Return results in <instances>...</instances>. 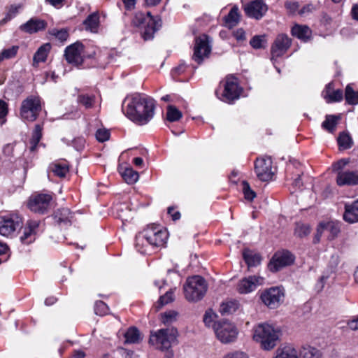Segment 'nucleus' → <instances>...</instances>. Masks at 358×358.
<instances>
[{"label": "nucleus", "instance_id": "bb28decb", "mask_svg": "<svg viewBox=\"0 0 358 358\" xmlns=\"http://www.w3.org/2000/svg\"><path fill=\"white\" fill-rule=\"evenodd\" d=\"M311 33L308 26L299 24L292 26V36H296L303 42H307L310 38Z\"/></svg>", "mask_w": 358, "mask_h": 358}, {"label": "nucleus", "instance_id": "f3484780", "mask_svg": "<svg viewBox=\"0 0 358 358\" xmlns=\"http://www.w3.org/2000/svg\"><path fill=\"white\" fill-rule=\"evenodd\" d=\"M84 46L81 43L76 42L65 49V57L68 63L78 66L83 62Z\"/></svg>", "mask_w": 358, "mask_h": 358}, {"label": "nucleus", "instance_id": "338daca9", "mask_svg": "<svg viewBox=\"0 0 358 358\" xmlns=\"http://www.w3.org/2000/svg\"><path fill=\"white\" fill-rule=\"evenodd\" d=\"M348 326L352 331L358 330V317H357L355 319L349 321Z\"/></svg>", "mask_w": 358, "mask_h": 358}, {"label": "nucleus", "instance_id": "a211bd4d", "mask_svg": "<svg viewBox=\"0 0 358 358\" xmlns=\"http://www.w3.org/2000/svg\"><path fill=\"white\" fill-rule=\"evenodd\" d=\"M42 230L40 220H29L26 223L20 239L22 243L29 244L35 241L36 236Z\"/></svg>", "mask_w": 358, "mask_h": 358}, {"label": "nucleus", "instance_id": "3c124183", "mask_svg": "<svg viewBox=\"0 0 358 358\" xmlns=\"http://www.w3.org/2000/svg\"><path fill=\"white\" fill-rule=\"evenodd\" d=\"M174 300L173 291V289H169L167 291L164 295L160 296L159 299V303L161 306L168 304L170 302H172Z\"/></svg>", "mask_w": 358, "mask_h": 358}, {"label": "nucleus", "instance_id": "6e6552de", "mask_svg": "<svg viewBox=\"0 0 358 358\" xmlns=\"http://www.w3.org/2000/svg\"><path fill=\"white\" fill-rule=\"evenodd\" d=\"M348 163L347 160L343 159L334 165V170L338 171L336 183L338 186L358 185V171H341Z\"/></svg>", "mask_w": 358, "mask_h": 358}, {"label": "nucleus", "instance_id": "1a4fd4ad", "mask_svg": "<svg viewBox=\"0 0 358 358\" xmlns=\"http://www.w3.org/2000/svg\"><path fill=\"white\" fill-rule=\"evenodd\" d=\"M275 169L273 167V161L271 157L263 156L257 158L255 162V172L257 177L263 182L272 179Z\"/></svg>", "mask_w": 358, "mask_h": 358}, {"label": "nucleus", "instance_id": "5701e85b", "mask_svg": "<svg viewBox=\"0 0 358 358\" xmlns=\"http://www.w3.org/2000/svg\"><path fill=\"white\" fill-rule=\"evenodd\" d=\"M343 220L350 224L358 222V199L351 203H345Z\"/></svg>", "mask_w": 358, "mask_h": 358}, {"label": "nucleus", "instance_id": "aec40b11", "mask_svg": "<svg viewBox=\"0 0 358 358\" xmlns=\"http://www.w3.org/2000/svg\"><path fill=\"white\" fill-rule=\"evenodd\" d=\"M290 41L285 34H278L271 46V60L282 56L289 47Z\"/></svg>", "mask_w": 358, "mask_h": 358}, {"label": "nucleus", "instance_id": "9d476101", "mask_svg": "<svg viewBox=\"0 0 358 358\" xmlns=\"http://www.w3.org/2000/svg\"><path fill=\"white\" fill-rule=\"evenodd\" d=\"M147 243L152 248L163 246L168 238V232L163 227L152 224L143 230Z\"/></svg>", "mask_w": 358, "mask_h": 358}, {"label": "nucleus", "instance_id": "c9c22d12", "mask_svg": "<svg viewBox=\"0 0 358 358\" xmlns=\"http://www.w3.org/2000/svg\"><path fill=\"white\" fill-rule=\"evenodd\" d=\"M42 137V127L40 124H36L32 137L30 140V150L31 152H34L36 149L38 143H39L41 138Z\"/></svg>", "mask_w": 358, "mask_h": 358}, {"label": "nucleus", "instance_id": "c756f323", "mask_svg": "<svg viewBox=\"0 0 358 358\" xmlns=\"http://www.w3.org/2000/svg\"><path fill=\"white\" fill-rule=\"evenodd\" d=\"M240 20V15L238 13V8L236 6H234L229 14L224 17L226 26L232 28L235 27Z\"/></svg>", "mask_w": 358, "mask_h": 358}, {"label": "nucleus", "instance_id": "de8ad7c7", "mask_svg": "<svg viewBox=\"0 0 358 358\" xmlns=\"http://www.w3.org/2000/svg\"><path fill=\"white\" fill-rule=\"evenodd\" d=\"M52 171L56 176L63 178L69 172V167L65 164H55L52 167Z\"/></svg>", "mask_w": 358, "mask_h": 358}, {"label": "nucleus", "instance_id": "20e7f679", "mask_svg": "<svg viewBox=\"0 0 358 358\" xmlns=\"http://www.w3.org/2000/svg\"><path fill=\"white\" fill-rule=\"evenodd\" d=\"M135 26L141 28V33L144 40H150L155 33L162 25L160 19L154 18L150 12L146 14L137 13L133 20Z\"/></svg>", "mask_w": 358, "mask_h": 358}, {"label": "nucleus", "instance_id": "052dcab7", "mask_svg": "<svg viewBox=\"0 0 358 358\" xmlns=\"http://www.w3.org/2000/svg\"><path fill=\"white\" fill-rule=\"evenodd\" d=\"M215 315L211 311H206L203 317V322L208 327L210 326L213 327V324L216 322H214Z\"/></svg>", "mask_w": 358, "mask_h": 358}, {"label": "nucleus", "instance_id": "9b49d317", "mask_svg": "<svg viewBox=\"0 0 358 358\" xmlns=\"http://www.w3.org/2000/svg\"><path fill=\"white\" fill-rule=\"evenodd\" d=\"M209 43V38L205 34L196 38L192 59L197 64H201L206 58L208 57L211 51Z\"/></svg>", "mask_w": 358, "mask_h": 358}, {"label": "nucleus", "instance_id": "4c0bfd02", "mask_svg": "<svg viewBox=\"0 0 358 358\" xmlns=\"http://www.w3.org/2000/svg\"><path fill=\"white\" fill-rule=\"evenodd\" d=\"M338 117L335 115H327L325 120L322 122V127L330 133H334L337 125Z\"/></svg>", "mask_w": 358, "mask_h": 358}, {"label": "nucleus", "instance_id": "ea45409f", "mask_svg": "<svg viewBox=\"0 0 358 358\" xmlns=\"http://www.w3.org/2000/svg\"><path fill=\"white\" fill-rule=\"evenodd\" d=\"M94 101L95 96L94 95H89L87 94H79L77 98V101L87 109L93 107Z\"/></svg>", "mask_w": 358, "mask_h": 358}, {"label": "nucleus", "instance_id": "8fccbe9b", "mask_svg": "<svg viewBox=\"0 0 358 358\" xmlns=\"http://www.w3.org/2000/svg\"><path fill=\"white\" fill-rule=\"evenodd\" d=\"M242 186H243V192L245 199L252 201L256 196V193L253 190L251 189L250 185L248 182L243 181Z\"/></svg>", "mask_w": 358, "mask_h": 358}, {"label": "nucleus", "instance_id": "0e129e2a", "mask_svg": "<svg viewBox=\"0 0 358 358\" xmlns=\"http://www.w3.org/2000/svg\"><path fill=\"white\" fill-rule=\"evenodd\" d=\"M233 35L238 41H244L246 38L245 32L242 28L234 31Z\"/></svg>", "mask_w": 358, "mask_h": 358}, {"label": "nucleus", "instance_id": "bf43d9fd", "mask_svg": "<svg viewBox=\"0 0 358 358\" xmlns=\"http://www.w3.org/2000/svg\"><path fill=\"white\" fill-rule=\"evenodd\" d=\"M325 231H329L331 234H332L333 237H335L338 235V234L340 231L339 227L337 224L333 223V222H324Z\"/></svg>", "mask_w": 358, "mask_h": 358}, {"label": "nucleus", "instance_id": "cd10ccee", "mask_svg": "<svg viewBox=\"0 0 358 358\" xmlns=\"http://www.w3.org/2000/svg\"><path fill=\"white\" fill-rule=\"evenodd\" d=\"M135 248L141 254L145 255L150 253L152 247L148 244L147 238L143 231L136 235Z\"/></svg>", "mask_w": 358, "mask_h": 358}, {"label": "nucleus", "instance_id": "473e14b6", "mask_svg": "<svg viewBox=\"0 0 358 358\" xmlns=\"http://www.w3.org/2000/svg\"><path fill=\"white\" fill-rule=\"evenodd\" d=\"M337 142L340 150L350 149L353 144L351 136L348 133L345 131L339 134L337 138Z\"/></svg>", "mask_w": 358, "mask_h": 358}, {"label": "nucleus", "instance_id": "f704fd0d", "mask_svg": "<svg viewBox=\"0 0 358 358\" xmlns=\"http://www.w3.org/2000/svg\"><path fill=\"white\" fill-rule=\"evenodd\" d=\"M121 175L125 182L130 185L136 183L139 178L138 173L130 167L126 168L121 172Z\"/></svg>", "mask_w": 358, "mask_h": 358}, {"label": "nucleus", "instance_id": "423d86ee", "mask_svg": "<svg viewBox=\"0 0 358 358\" xmlns=\"http://www.w3.org/2000/svg\"><path fill=\"white\" fill-rule=\"evenodd\" d=\"M41 110L40 97L31 95L22 102L20 114L22 120L33 122L36 120Z\"/></svg>", "mask_w": 358, "mask_h": 358}, {"label": "nucleus", "instance_id": "49530a36", "mask_svg": "<svg viewBox=\"0 0 358 358\" xmlns=\"http://www.w3.org/2000/svg\"><path fill=\"white\" fill-rule=\"evenodd\" d=\"M50 34L55 36L61 42H64L67 40L69 37V33L66 29H52L49 31Z\"/></svg>", "mask_w": 358, "mask_h": 358}, {"label": "nucleus", "instance_id": "37998d69", "mask_svg": "<svg viewBox=\"0 0 358 358\" xmlns=\"http://www.w3.org/2000/svg\"><path fill=\"white\" fill-rule=\"evenodd\" d=\"M177 316L176 311L170 310L161 314V321L164 324L169 325L176 320Z\"/></svg>", "mask_w": 358, "mask_h": 358}, {"label": "nucleus", "instance_id": "a19ab883", "mask_svg": "<svg viewBox=\"0 0 358 358\" xmlns=\"http://www.w3.org/2000/svg\"><path fill=\"white\" fill-rule=\"evenodd\" d=\"M182 113L174 106L167 107L166 118L169 122H176L182 117Z\"/></svg>", "mask_w": 358, "mask_h": 358}, {"label": "nucleus", "instance_id": "4be33fe9", "mask_svg": "<svg viewBox=\"0 0 358 358\" xmlns=\"http://www.w3.org/2000/svg\"><path fill=\"white\" fill-rule=\"evenodd\" d=\"M322 95L327 103L339 102L343 98V91L341 90H335L333 83H329L325 86Z\"/></svg>", "mask_w": 358, "mask_h": 358}, {"label": "nucleus", "instance_id": "603ef678", "mask_svg": "<svg viewBox=\"0 0 358 358\" xmlns=\"http://www.w3.org/2000/svg\"><path fill=\"white\" fill-rule=\"evenodd\" d=\"M299 5L298 3H292V13L298 12L299 15H302L305 13L311 12L313 8V6L312 4H307L300 10L299 9Z\"/></svg>", "mask_w": 358, "mask_h": 358}, {"label": "nucleus", "instance_id": "412c9836", "mask_svg": "<svg viewBox=\"0 0 358 358\" xmlns=\"http://www.w3.org/2000/svg\"><path fill=\"white\" fill-rule=\"evenodd\" d=\"M291 262V253L289 251L276 252L271 259L268 268L272 272H277Z\"/></svg>", "mask_w": 358, "mask_h": 358}, {"label": "nucleus", "instance_id": "69168bd1", "mask_svg": "<svg viewBox=\"0 0 358 358\" xmlns=\"http://www.w3.org/2000/svg\"><path fill=\"white\" fill-rule=\"evenodd\" d=\"M168 214L172 217V220L176 221L180 218V213L179 211H176L174 208L169 207L168 208Z\"/></svg>", "mask_w": 358, "mask_h": 358}, {"label": "nucleus", "instance_id": "a878e982", "mask_svg": "<svg viewBox=\"0 0 358 358\" xmlns=\"http://www.w3.org/2000/svg\"><path fill=\"white\" fill-rule=\"evenodd\" d=\"M50 49L51 45L49 43L42 45L34 55L33 66H37L38 63L45 62Z\"/></svg>", "mask_w": 358, "mask_h": 358}, {"label": "nucleus", "instance_id": "e433bc0d", "mask_svg": "<svg viewBox=\"0 0 358 358\" xmlns=\"http://www.w3.org/2000/svg\"><path fill=\"white\" fill-rule=\"evenodd\" d=\"M345 98L346 102L350 105L358 104V92L353 90L350 85L345 88Z\"/></svg>", "mask_w": 358, "mask_h": 358}, {"label": "nucleus", "instance_id": "c85d7f7f", "mask_svg": "<svg viewBox=\"0 0 358 358\" xmlns=\"http://www.w3.org/2000/svg\"><path fill=\"white\" fill-rule=\"evenodd\" d=\"M124 336L125 343H138L142 339L138 329L134 327L129 328Z\"/></svg>", "mask_w": 358, "mask_h": 358}, {"label": "nucleus", "instance_id": "7ed1b4c3", "mask_svg": "<svg viewBox=\"0 0 358 358\" xmlns=\"http://www.w3.org/2000/svg\"><path fill=\"white\" fill-rule=\"evenodd\" d=\"M178 336L176 328H163L150 333L149 343L161 351L168 350L177 341Z\"/></svg>", "mask_w": 358, "mask_h": 358}, {"label": "nucleus", "instance_id": "5fc2aeb1", "mask_svg": "<svg viewBox=\"0 0 358 358\" xmlns=\"http://www.w3.org/2000/svg\"><path fill=\"white\" fill-rule=\"evenodd\" d=\"M275 358H291V347L285 346L278 348Z\"/></svg>", "mask_w": 358, "mask_h": 358}, {"label": "nucleus", "instance_id": "b1692460", "mask_svg": "<svg viewBox=\"0 0 358 358\" xmlns=\"http://www.w3.org/2000/svg\"><path fill=\"white\" fill-rule=\"evenodd\" d=\"M47 23L43 20L31 18L26 23L22 24L20 29L29 34H33L45 29Z\"/></svg>", "mask_w": 358, "mask_h": 358}, {"label": "nucleus", "instance_id": "4d7b16f0", "mask_svg": "<svg viewBox=\"0 0 358 358\" xmlns=\"http://www.w3.org/2000/svg\"><path fill=\"white\" fill-rule=\"evenodd\" d=\"M8 104L3 100H0V124H3L6 122V116L8 114Z\"/></svg>", "mask_w": 358, "mask_h": 358}, {"label": "nucleus", "instance_id": "2f4dec72", "mask_svg": "<svg viewBox=\"0 0 358 358\" xmlns=\"http://www.w3.org/2000/svg\"><path fill=\"white\" fill-rule=\"evenodd\" d=\"M55 221L59 223H70L72 218L69 209L64 208L57 210L54 214Z\"/></svg>", "mask_w": 358, "mask_h": 358}, {"label": "nucleus", "instance_id": "e2e57ef3", "mask_svg": "<svg viewBox=\"0 0 358 358\" xmlns=\"http://www.w3.org/2000/svg\"><path fill=\"white\" fill-rule=\"evenodd\" d=\"M324 231H325L324 224V222H322L319 224V226L317 228V232L313 238L314 243H317L320 242L322 234H323V232Z\"/></svg>", "mask_w": 358, "mask_h": 358}, {"label": "nucleus", "instance_id": "58836bf2", "mask_svg": "<svg viewBox=\"0 0 358 358\" xmlns=\"http://www.w3.org/2000/svg\"><path fill=\"white\" fill-rule=\"evenodd\" d=\"M238 308V303L236 301L223 302L220 308L222 315H229L234 313Z\"/></svg>", "mask_w": 358, "mask_h": 358}, {"label": "nucleus", "instance_id": "72a5a7b5", "mask_svg": "<svg viewBox=\"0 0 358 358\" xmlns=\"http://www.w3.org/2000/svg\"><path fill=\"white\" fill-rule=\"evenodd\" d=\"M243 259L249 267L256 266L260 264L261 257L259 255L253 253L250 250H245L243 253Z\"/></svg>", "mask_w": 358, "mask_h": 358}, {"label": "nucleus", "instance_id": "2eb2a0df", "mask_svg": "<svg viewBox=\"0 0 358 358\" xmlns=\"http://www.w3.org/2000/svg\"><path fill=\"white\" fill-rule=\"evenodd\" d=\"M265 279L259 275H250L243 278L238 282L236 290L243 294H249L255 291L259 286L264 284Z\"/></svg>", "mask_w": 358, "mask_h": 358}, {"label": "nucleus", "instance_id": "f03ea898", "mask_svg": "<svg viewBox=\"0 0 358 358\" xmlns=\"http://www.w3.org/2000/svg\"><path fill=\"white\" fill-rule=\"evenodd\" d=\"M280 336V331L267 323L258 324L254 328L253 338L260 343L264 350L273 349Z\"/></svg>", "mask_w": 358, "mask_h": 358}, {"label": "nucleus", "instance_id": "39448f33", "mask_svg": "<svg viewBox=\"0 0 358 358\" xmlns=\"http://www.w3.org/2000/svg\"><path fill=\"white\" fill-rule=\"evenodd\" d=\"M183 290L188 301L196 302L201 300L206 293L207 284L203 278L194 275L187 279Z\"/></svg>", "mask_w": 358, "mask_h": 358}, {"label": "nucleus", "instance_id": "79ce46f5", "mask_svg": "<svg viewBox=\"0 0 358 358\" xmlns=\"http://www.w3.org/2000/svg\"><path fill=\"white\" fill-rule=\"evenodd\" d=\"M250 45L255 49L264 48L267 45L266 35H256L250 41Z\"/></svg>", "mask_w": 358, "mask_h": 358}, {"label": "nucleus", "instance_id": "680f3d73", "mask_svg": "<svg viewBox=\"0 0 358 358\" xmlns=\"http://www.w3.org/2000/svg\"><path fill=\"white\" fill-rule=\"evenodd\" d=\"M188 66L185 64V62H182L177 67L172 70L171 73L173 76L180 75L185 72Z\"/></svg>", "mask_w": 358, "mask_h": 358}, {"label": "nucleus", "instance_id": "a18cd8bd", "mask_svg": "<svg viewBox=\"0 0 358 358\" xmlns=\"http://www.w3.org/2000/svg\"><path fill=\"white\" fill-rule=\"evenodd\" d=\"M310 232V227L308 224L304 223H296L294 234L300 238L308 236Z\"/></svg>", "mask_w": 358, "mask_h": 358}, {"label": "nucleus", "instance_id": "6e6d98bb", "mask_svg": "<svg viewBox=\"0 0 358 358\" xmlns=\"http://www.w3.org/2000/svg\"><path fill=\"white\" fill-rule=\"evenodd\" d=\"M9 248L6 243L0 242V264L6 262L8 258Z\"/></svg>", "mask_w": 358, "mask_h": 358}, {"label": "nucleus", "instance_id": "ddd939ff", "mask_svg": "<svg viewBox=\"0 0 358 358\" xmlns=\"http://www.w3.org/2000/svg\"><path fill=\"white\" fill-rule=\"evenodd\" d=\"M284 292L282 287H273L264 291L260 298L269 308H275L283 301Z\"/></svg>", "mask_w": 358, "mask_h": 358}, {"label": "nucleus", "instance_id": "6ab92c4d", "mask_svg": "<svg viewBox=\"0 0 358 358\" xmlns=\"http://www.w3.org/2000/svg\"><path fill=\"white\" fill-rule=\"evenodd\" d=\"M244 10L249 17L259 20L267 12L268 6L263 0H254L245 6Z\"/></svg>", "mask_w": 358, "mask_h": 358}, {"label": "nucleus", "instance_id": "393cba45", "mask_svg": "<svg viewBox=\"0 0 358 358\" xmlns=\"http://www.w3.org/2000/svg\"><path fill=\"white\" fill-rule=\"evenodd\" d=\"M83 24L86 31L92 33H97L100 25L99 13L94 12L89 15L83 21Z\"/></svg>", "mask_w": 358, "mask_h": 358}, {"label": "nucleus", "instance_id": "4468645a", "mask_svg": "<svg viewBox=\"0 0 358 358\" xmlns=\"http://www.w3.org/2000/svg\"><path fill=\"white\" fill-rule=\"evenodd\" d=\"M241 92V89L238 86L237 79L228 76L225 80L221 99L224 102L231 103L239 98Z\"/></svg>", "mask_w": 358, "mask_h": 358}, {"label": "nucleus", "instance_id": "0eeeda50", "mask_svg": "<svg viewBox=\"0 0 358 358\" xmlns=\"http://www.w3.org/2000/svg\"><path fill=\"white\" fill-rule=\"evenodd\" d=\"M213 330L217 339L222 343H229L235 341L237 338L238 331L236 327L227 320L216 322Z\"/></svg>", "mask_w": 358, "mask_h": 358}, {"label": "nucleus", "instance_id": "f257e3e1", "mask_svg": "<svg viewBox=\"0 0 358 358\" xmlns=\"http://www.w3.org/2000/svg\"><path fill=\"white\" fill-rule=\"evenodd\" d=\"M155 108L153 99L144 94H134L127 103L126 115L134 122L143 125L152 119Z\"/></svg>", "mask_w": 358, "mask_h": 358}, {"label": "nucleus", "instance_id": "13d9d810", "mask_svg": "<svg viewBox=\"0 0 358 358\" xmlns=\"http://www.w3.org/2000/svg\"><path fill=\"white\" fill-rule=\"evenodd\" d=\"M222 358H249V356L243 351L236 350L226 353Z\"/></svg>", "mask_w": 358, "mask_h": 358}, {"label": "nucleus", "instance_id": "7c9ffc66", "mask_svg": "<svg viewBox=\"0 0 358 358\" xmlns=\"http://www.w3.org/2000/svg\"><path fill=\"white\" fill-rule=\"evenodd\" d=\"M299 354L303 358H322V357L320 350L309 345L302 347Z\"/></svg>", "mask_w": 358, "mask_h": 358}, {"label": "nucleus", "instance_id": "dca6fc26", "mask_svg": "<svg viewBox=\"0 0 358 358\" xmlns=\"http://www.w3.org/2000/svg\"><path fill=\"white\" fill-rule=\"evenodd\" d=\"M22 223V219L16 214L0 217V234L8 236L13 234Z\"/></svg>", "mask_w": 358, "mask_h": 358}, {"label": "nucleus", "instance_id": "09e8293b", "mask_svg": "<svg viewBox=\"0 0 358 358\" xmlns=\"http://www.w3.org/2000/svg\"><path fill=\"white\" fill-rule=\"evenodd\" d=\"M108 307L104 302L98 301L95 303L94 313L97 315L103 316L108 313Z\"/></svg>", "mask_w": 358, "mask_h": 358}, {"label": "nucleus", "instance_id": "774afa93", "mask_svg": "<svg viewBox=\"0 0 358 358\" xmlns=\"http://www.w3.org/2000/svg\"><path fill=\"white\" fill-rule=\"evenodd\" d=\"M124 4V6L127 9L130 10L132 9L135 4L136 0H122Z\"/></svg>", "mask_w": 358, "mask_h": 358}, {"label": "nucleus", "instance_id": "864d4df0", "mask_svg": "<svg viewBox=\"0 0 358 358\" xmlns=\"http://www.w3.org/2000/svg\"><path fill=\"white\" fill-rule=\"evenodd\" d=\"M110 131L106 129H99L96 132V138L99 142H104L109 139Z\"/></svg>", "mask_w": 358, "mask_h": 358}, {"label": "nucleus", "instance_id": "c03bdc74", "mask_svg": "<svg viewBox=\"0 0 358 358\" xmlns=\"http://www.w3.org/2000/svg\"><path fill=\"white\" fill-rule=\"evenodd\" d=\"M18 50L19 47L17 45H13L11 48L3 49L0 52V62L4 59H11L15 57Z\"/></svg>", "mask_w": 358, "mask_h": 358}, {"label": "nucleus", "instance_id": "f8f14e48", "mask_svg": "<svg viewBox=\"0 0 358 358\" xmlns=\"http://www.w3.org/2000/svg\"><path fill=\"white\" fill-rule=\"evenodd\" d=\"M52 198L48 194H38L30 196L27 206L32 212L38 214H45L50 206Z\"/></svg>", "mask_w": 358, "mask_h": 358}]
</instances>
